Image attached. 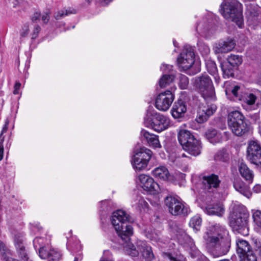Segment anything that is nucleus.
Wrapping results in <instances>:
<instances>
[{
    "label": "nucleus",
    "instance_id": "1",
    "mask_svg": "<svg viewBox=\"0 0 261 261\" xmlns=\"http://www.w3.org/2000/svg\"><path fill=\"white\" fill-rule=\"evenodd\" d=\"M205 243L214 249L210 254L214 257H218L226 254L230 247V237L228 230L224 226L215 224L209 227L203 236Z\"/></svg>",
    "mask_w": 261,
    "mask_h": 261
},
{
    "label": "nucleus",
    "instance_id": "2",
    "mask_svg": "<svg viewBox=\"0 0 261 261\" xmlns=\"http://www.w3.org/2000/svg\"><path fill=\"white\" fill-rule=\"evenodd\" d=\"M131 221V217L124 211L117 210L112 214V224L118 235L125 242L129 241V237L133 233V227L127 224V222Z\"/></svg>",
    "mask_w": 261,
    "mask_h": 261
},
{
    "label": "nucleus",
    "instance_id": "3",
    "mask_svg": "<svg viewBox=\"0 0 261 261\" xmlns=\"http://www.w3.org/2000/svg\"><path fill=\"white\" fill-rule=\"evenodd\" d=\"M248 214L245 207L242 205H235L229 216V224L233 230L243 236L249 234L248 226Z\"/></svg>",
    "mask_w": 261,
    "mask_h": 261
},
{
    "label": "nucleus",
    "instance_id": "4",
    "mask_svg": "<svg viewBox=\"0 0 261 261\" xmlns=\"http://www.w3.org/2000/svg\"><path fill=\"white\" fill-rule=\"evenodd\" d=\"M220 12L226 19L234 22L240 28L243 27L242 5L238 0H224Z\"/></svg>",
    "mask_w": 261,
    "mask_h": 261
},
{
    "label": "nucleus",
    "instance_id": "5",
    "mask_svg": "<svg viewBox=\"0 0 261 261\" xmlns=\"http://www.w3.org/2000/svg\"><path fill=\"white\" fill-rule=\"evenodd\" d=\"M125 243L124 250L128 255L133 257L138 256L140 252L145 261H152L155 258L152 248L146 242L137 240L135 244L128 241Z\"/></svg>",
    "mask_w": 261,
    "mask_h": 261
},
{
    "label": "nucleus",
    "instance_id": "6",
    "mask_svg": "<svg viewBox=\"0 0 261 261\" xmlns=\"http://www.w3.org/2000/svg\"><path fill=\"white\" fill-rule=\"evenodd\" d=\"M144 125L153 129L158 133H161L170 126V119L162 114L148 110L144 119Z\"/></svg>",
    "mask_w": 261,
    "mask_h": 261
},
{
    "label": "nucleus",
    "instance_id": "7",
    "mask_svg": "<svg viewBox=\"0 0 261 261\" xmlns=\"http://www.w3.org/2000/svg\"><path fill=\"white\" fill-rule=\"evenodd\" d=\"M227 123L232 132L237 136L244 135L249 130L247 121L239 111H232L228 113Z\"/></svg>",
    "mask_w": 261,
    "mask_h": 261
},
{
    "label": "nucleus",
    "instance_id": "8",
    "mask_svg": "<svg viewBox=\"0 0 261 261\" xmlns=\"http://www.w3.org/2000/svg\"><path fill=\"white\" fill-rule=\"evenodd\" d=\"M194 86L205 100L215 99L214 87L208 75L204 74L196 77Z\"/></svg>",
    "mask_w": 261,
    "mask_h": 261
},
{
    "label": "nucleus",
    "instance_id": "9",
    "mask_svg": "<svg viewBox=\"0 0 261 261\" xmlns=\"http://www.w3.org/2000/svg\"><path fill=\"white\" fill-rule=\"evenodd\" d=\"M14 242L19 256L23 261H29V257L22 244V239L17 238L16 236ZM0 256L3 261H18L12 257L11 251L2 242H0Z\"/></svg>",
    "mask_w": 261,
    "mask_h": 261
},
{
    "label": "nucleus",
    "instance_id": "10",
    "mask_svg": "<svg viewBox=\"0 0 261 261\" xmlns=\"http://www.w3.org/2000/svg\"><path fill=\"white\" fill-rule=\"evenodd\" d=\"M152 155V151L145 147H141L135 151L132 164L136 171H142L147 167Z\"/></svg>",
    "mask_w": 261,
    "mask_h": 261
},
{
    "label": "nucleus",
    "instance_id": "11",
    "mask_svg": "<svg viewBox=\"0 0 261 261\" xmlns=\"http://www.w3.org/2000/svg\"><path fill=\"white\" fill-rule=\"evenodd\" d=\"M175 237L181 245L188 248L189 252L193 258L196 257L199 255V251L195 247L193 240L188 236L185 230L179 227L175 230Z\"/></svg>",
    "mask_w": 261,
    "mask_h": 261
},
{
    "label": "nucleus",
    "instance_id": "12",
    "mask_svg": "<svg viewBox=\"0 0 261 261\" xmlns=\"http://www.w3.org/2000/svg\"><path fill=\"white\" fill-rule=\"evenodd\" d=\"M175 89V86L172 87L171 90L161 92L157 95L155 100V107L158 110L165 112L170 108L174 99L173 92Z\"/></svg>",
    "mask_w": 261,
    "mask_h": 261
},
{
    "label": "nucleus",
    "instance_id": "13",
    "mask_svg": "<svg viewBox=\"0 0 261 261\" xmlns=\"http://www.w3.org/2000/svg\"><path fill=\"white\" fill-rule=\"evenodd\" d=\"M165 203L169 212L173 215H188L190 212L188 206L184 204L181 200L177 197H168L166 199Z\"/></svg>",
    "mask_w": 261,
    "mask_h": 261
},
{
    "label": "nucleus",
    "instance_id": "14",
    "mask_svg": "<svg viewBox=\"0 0 261 261\" xmlns=\"http://www.w3.org/2000/svg\"><path fill=\"white\" fill-rule=\"evenodd\" d=\"M247 153V159L251 163L261 166V145L258 141L248 142Z\"/></svg>",
    "mask_w": 261,
    "mask_h": 261
},
{
    "label": "nucleus",
    "instance_id": "15",
    "mask_svg": "<svg viewBox=\"0 0 261 261\" xmlns=\"http://www.w3.org/2000/svg\"><path fill=\"white\" fill-rule=\"evenodd\" d=\"M177 63L180 68L186 71L194 64V53L191 46H186L177 58Z\"/></svg>",
    "mask_w": 261,
    "mask_h": 261
},
{
    "label": "nucleus",
    "instance_id": "16",
    "mask_svg": "<svg viewBox=\"0 0 261 261\" xmlns=\"http://www.w3.org/2000/svg\"><path fill=\"white\" fill-rule=\"evenodd\" d=\"M242 58L236 55H230L227 61L221 63V67L224 77H229L234 75L233 69L242 63Z\"/></svg>",
    "mask_w": 261,
    "mask_h": 261
},
{
    "label": "nucleus",
    "instance_id": "17",
    "mask_svg": "<svg viewBox=\"0 0 261 261\" xmlns=\"http://www.w3.org/2000/svg\"><path fill=\"white\" fill-rule=\"evenodd\" d=\"M137 182L144 190L151 194H155L160 191L159 185L151 177L146 174H140L138 177Z\"/></svg>",
    "mask_w": 261,
    "mask_h": 261
},
{
    "label": "nucleus",
    "instance_id": "18",
    "mask_svg": "<svg viewBox=\"0 0 261 261\" xmlns=\"http://www.w3.org/2000/svg\"><path fill=\"white\" fill-rule=\"evenodd\" d=\"M225 94L227 98L231 100L238 101L240 98L241 90L240 87L232 81H227L224 84Z\"/></svg>",
    "mask_w": 261,
    "mask_h": 261
},
{
    "label": "nucleus",
    "instance_id": "19",
    "mask_svg": "<svg viewBox=\"0 0 261 261\" xmlns=\"http://www.w3.org/2000/svg\"><path fill=\"white\" fill-rule=\"evenodd\" d=\"M38 254L42 259L50 258V259L57 261L60 259L61 254L57 251L52 248L49 242H46V246H42L39 249Z\"/></svg>",
    "mask_w": 261,
    "mask_h": 261
},
{
    "label": "nucleus",
    "instance_id": "20",
    "mask_svg": "<svg viewBox=\"0 0 261 261\" xmlns=\"http://www.w3.org/2000/svg\"><path fill=\"white\" fill-rule=\"evenodd\" d=\"M221 183L218 175L211 174L204 176L202 179V184L204 189L208 192L213 191L217 189Z\"/></svg>",
    "mask_w": 261,
    "mask_h": 261
},
{
    "label": "nucleus",
    "instance_id": "21",
    "mask_svg": "<svg viewBox=\"0 0 261 261\" xmlns=\"http://www.w3.org/2000/svg\"><path fill=\"white\" fill-rule=\"evenodd\" d=\"M216 110V106L214 105L200 106L197 111L196 121L199 123H202L205 122Z\"/></svg>",
    "mask_w": 261,
    "mask_h": 261
},
{
    "label": "nucleus",
    "instance_id": "22",
    "mask_svg": "<svg viewBox=\"0 0 261 261\" xmlns=\"http://www.w3.org/2000/svg\"><path fill=\"white\" fill-rule=\"evenodd\" d=\"M256 100V96L253 93L247 90L241 91L240 96L238 101H240L242 107L246 110H250Z\"/></svg>",
    "mask_w": 261,
    "mask_h": 261
},
{
    "label": "nucleus",
    "instance_id": "23",
    "mask_svg": "<svg viewBox=\"0 0 261 261\" xmlns=\"http://www.w3.org/2000/svg\"><path fill=\"white\" fill-rule=\"evenodd\" d=\"M203 211L208 215H215L221 217L225 213V208L221 202H218L207 205L203 208Z\"/></svg>",
    "mask_w": 261,
    "mask_h": 261
},
{
    "label": "nucleus",
    "instance_id": "24",
    "mask_svg": "<svg viewBox=\"0 0 261 261\" xmlns=\"http://www.w3.org/2000/svg\"><path fill=\"white\" fill-rule=\"evenodd\" d=\"M235 45L236 43L233 40L227 39L216 44L214 47V51L216 54L227 53L231 51L234 48Z\"/></svg>",
    "mask_w": 261,
    "mask_h": 261
},
{
    "label": "nucleus",
    "instance_id": "25",
    "mask_svg": "<svg viewBox=\"0 0 261 261\" xmlns=\"http://www.w3.org/2000/svg\"><path fill=\"white\" fill-rule=\"evenodd\" d=\"M202 146L201 142L199 140L195 139L191 142H190L185 147H184V149L189 154L194 156H196L199 155L201 152Z\"/></svg>",
    "mask_w": 261,
    "mask_h": 261
},
{
    "label": "nucleus",
    "instance_id": "26",
    "mask_svg": "<svg viewBox=\"0 0 261 261\" xmlns=\"http://www.w3.org/2000/svg\"><path fill=\"white\" fill-rule=\"evenodd\" d=\"M194 136L187 129L180 128L178 133V140L182 147L195 139Z\"/></svg>",
    "mask_w": 261,
    "mask_h": 261
},
{
    "label": "nucleus",
    "instance_id": "27",
    "mask_svg": "<svg viewBox=\"0 0 261 261\" xmlns=\"http://www.w3.org/2000/svg\"><path fill=\"white\" fill-rule=\"evenodd\" d=\"M141 134L150 146L154 148L161 147L158 136L150 134L144 129L141 130Z\"/></svg>",
    "mask_w": 261,
    "mask_h": 261
},
{
    "label": "nucleus",
    "instance_id": "28",
    "mask_svg": "<svg viewBox=\"0 0 261 261\" xmlns=\"http://www.w3.org/2000/svg\"><path fill=\"white\" fill-rule=\"evenodd\" d=\"M233 187L236 191L245 197L249 198L252 195L249 187L240 179H236L233 183Z\"/></svg>",
    "mask_w": 261,
    "mask_h": 261
},
{
    "label": "nucleus",
    "instance_id": "29",
    "mask_svg": "<svg viewBox=\"0 0 261 261\" xmlns=\"http://www.w3.org/2000/svg\"><path fill=\"white\" fill-rule=\"evenodd\" d=\"M187 111V108L184 102L178 100L175 102L172 109L171 113L173 117L177 119L182 117Z\"/></svg>",
    "mask_w": 261,
    "mask_h": 261
},
{
    "label": "nucleus",
    "instance_id": "30",
    "mask_svg": "<svg viewBox=\"0 0 261 261\" xmlns=\"http://www.w3.org/2000/svg\"><path fill=\"white\" fill-rule=\"evenodd\" d=\"M151 173L154 177L163 180H168L170 175L168 169L164 166H161L154 168Z\"/></svg>",
    "mask_w": 261,
    "mask_h": 261
},
{
    "label": "nucleus",
    "instance_id": "31",
    "mask_svg": "<svg viewBox=\"0 0 261 261\" xmlns=\"http://www.w3.org/2000/svg\"><path fill=\"white\" fill-rule=\"evenodd\" d=\"M237 252L239 256L251 250V246L247 241L241 238H237L236 241Z\"/></svg>",
    "mask_w": 261,
    "mask_h": 261
},
{
    "label": "nucleus",
    "instance_id": "32",
    "mask_svg": "<svg viewBox=\"0 0 261 261\" xmlns=\"http://www.w3.org/2000/svg\"><path fill=\"white\" fill-rule=\"evenodd\" d=\"M239 170L242 177L246 181L249 183H251L253 181L254 177L253 172L248 167L247 165L243 163H241Z\"/></svg>",
    "mask_w": 261,
    "mask_h": 261
},
{
    "label": "nucleus",
    "instance_id": "33",
    "mask_svg": "<svg viewBox=\"0 0 261 261\" xmlns=\"http://www.w3.org/2000/svg\"><path fill=\"white\" fill-rule=\"evenodd\" d=\"M210 23L204 19L198 23L196 27V31L200 35L207 37L210 35Z\"/></svg>",
    "mask_w": 261,
    "mask_h": 261
},
{
    "label": "nucleus",
    "instance_id": "34",
    "mask_svg": "<svg viewBox=\"0 0 261 261\" xmlns=\"http://www.w3.org/2000/svg\"><path fill=\"white\" fill-rule=\"evenodd\" d=\"M205 136L208 141L212 144L219 143L222 141V136L217 130L213 129L208 130Z\"/></svg>",
    "mask_w": 261,
    "mask_h": 261
},
{
    "label": "nucleus",
    "instance_id": "35",
    "mask_svg": "<svg viewBox=\"0 0 261 261\" xmlns=\"http://www.w3.org/2000/svg\"><path fill=\"white\" fill-rule=\"evenodd\" d=\"M174 80L173 74H164L160 79L159 84L161 88H166L170 85Z\"/></svg>",
    "mask_w": 261,
    "mask_h": 261
},
{
    "label": "nucleus",
    "instance_id": "36",
    "mask_svg": "<svg viewBox=\"0 0 261 261\" xmlns=\"http://www.w3.org/2000/svg\"><path fill=\"white\" fill-rule=\"evenodd\" d=\"M202 223V219L198 215H196L192 217L189 222V226L195 231L200 230Z\"/></svg>",
    "mask_w": 261,
    "mask_h": 261
},
{
    "label": "nucleus",
    "instance_id": "37",
    "mask_svg": "<svg viewBox=\"0 0 261 261\" xmlns=\"http://www.w3.org/2000/svg\"><path fill=\"white\" fill-rule=\"evenodd\" d=\"M259 10V9L255 6H250L249 8H248V20L249 21H253L257 19Z\"/></svg>",
    "mask_w": 261,
    "mask_h": 261
},
{
    "label": "nucleus",
    "instance_id": "38",
    "mask_svg": "<svg viewBox=\"0 0 261 261\" xmlns=\"http://www.w3.org/2000/svg\"><path fill=\"white\" fill-rule=\"evenodd\" d=\"M50 244V239H45L41 237H37L33 241V244L34 248L37 249L40 248V247L42 246H46V242H48Z\"/></svg>",
    "mask_w": 261,
    "mask_h": 261
},
{
    "label": "nucleus",
    "instance_id": "39",
    "mask_svg": "<svg viewBox=\"0 0 261 261\" xmlns=\"http://www.w3.org/2000/svg\"><path fill=\"white\" fill-rule=\"evenodd\" d=\"M239 257L241 261H257V257L252 250Z\"/></svg>",
    "mask_w": 261,
    "mask_h": 261
},
{
    "label": "nucleus",
    "instance_id": "40",
    "mask_svg": "<svg viewBox=\"0 0 261 261\" xmlns=\"http://www.w3.org/2000/svg\"><path fill=\"white\" fill-rule=\"evenodd\" d=\"M163 256L165 261H186L185 258L182 256H173L169 253H163Z\"/></svg>",
    "mask_w": 261,
    "mask_h": 261
},
{
    "label": "nucleus",
    "instance_id": "41",
    "mask_svg": "<svg viewBox=\"0 0 261 261\" xmlns=\"http://www.w3.org/2000/svg\"><path fill=\"white\" fill-rule=\"evenodd\" d=\"M228 159V155L226 150H220L216 154L215 159L217 161L225 162Z\"/></svg>",
    "mask_w": 261,
    "mask_h": 261
},
{
    "label": "nucleus",
    "instance_id": "42",
    "mask_svg": "<svg viewBox=\"0 0 261 261\" xmlns=\"http://www.w3.org/2000/svg\"><path fill=\"white\" fill-rule=\"evenodd\" d=\"M179 86L182 89H186L188 88L189 81L187 76L180 74L179 76Z\"/></svg>",
    "mask_w": 261,
    "mask_h": 261
},
{
    "label": "nucleus",
    "instance_id": "43",
    "mask_svg": "<svg viewBox=\"0 0 261 261\" xmlns=\"http://www.w3.org/2000/svg\"><path fill=\"white\" fill-rule=\"evenodd\" d=\"M252 217L255 224L261 228V211L255 210L253 211Z\"/></svg>",
    "mask_w": 261,
    "mask_h": 261
},
{
    "label": "nucleus",
    "instance_id": "44",
    "mask_svg": "<svg viewBox=\"0 0 261 261\" xmlns=\"http://www.w3.org/2000/svg\"><path fill=\"white\" fill-rule=\"evenodd\" d=\"M208 72L211 74H214L217 72V67L215 62L212 61H207L205 63Z\"/></svg>",
    "mask_w": 261,
    "mask_h": 261
},
{
    "label": "nucleus",
    "instance_id": "45",
    "mask_svg": "<svg viewBox=\"0 0 261 261\" xmlns=\"http://www.w3.org/2000/svg\"><path fill=\"white\" fill-rule=\"evenodd\" d=\"M198 50L203 56H207L210 52L209 47L202 42H199L198 44Z\"/></svg>",
    "mask_w": 261,
    "mask_h": 261
},
{
    "label": "nucleus",
    "instance_id": "46",
    "mask_svg": "<svg viewBox=\"0 0 261 261\" xmlns=\"http://www.w3.org/2000/svg\"><path fill=\"white\" fill-rule=\"evenodd\" d=\"M30 26L28 24H24L20 30V39L22 40L26 38L29 33Z\"/></svg>",
    "mask_w": 261,
    "mask_h": 261
},
{
    "label": "nucleus",
    "instance_id": "47",
    "mask_svg": "<svg viewBox=\"0 0 261 261\" xmlns=\"http://www.w3.org/2000/svg\"><path fill=\"white\" fill-rule=\"evenodd\" d=\"M253 242L255 250L261 259V239H254Z\"/></svg>",
    "mask_w": 261,
    "mask_h": 261
},
{
    "label": "nucleus",
    "instance_id": "48",
    "mask_svg": "<svg viewBox=\"0 0 261 261\" xmlns=\"http://www.w3.org/2000/svg\"><path fill=\"white\" fill-rule=\"evenodd\" d=\"M137 207L141 211H146L148 208V203L142 198H139L137 203Z\"/></svg>",
    "mask_w": 261,
    "mask_h": 261
},
{
    "label": "nucleus",
    "instance_id": "49",
    "mask_svg": "<svg viewBox=\"0 0 261 261\" xmlns=\"http://www.w3.org/2000/svg\"><path fill=\"white\" fill-rule=\"evenodd\" d=\"M75 13V10H63L61 11L58 12V14L56 16V19H58L60 17H63L64 16H67L69 14H72Z\"/></svg>",
    "mask_w": 261,
    "mask_h": 261
},
{
    "label": "nucleus",
    "instance_id": "50",
    "mask_svg": "<svg viewBox=\"0 0 261 261\" xmlns=\"http://www.w3.org/2000/svg\"><path fill=\"white\" fill-rule=\"evenodd\" d=\"M40 27L38 24H35L33 27V32L31 33V37L32 39H36L40 31Z\"/></svg>",
    "mask_w": 261,
    "mask_h": 261
},
{
    "label": "nucleus",
    "instance_id": "51",
    "mask_svg": "<svg viewBox=\"0 0 261 261\" xmlns=\"http://www.w3.org/2000/svg\"><path fill=\"white\" fill-rule=\"evenodd\" d=\"M172 66L170 65L163 64L161 66V70L164 73H168L172 70Z\"/></svg>",
    "mask_w": 261,
    "mask_h": 261
},
{
    "label": "nucleus",
    "instance_id": "52",
    "mask_svg": "<svg viewBox=\"0 0 261 261\" xmlns=\"http://www.w3.org/2000/svg\"><path fill=\"white\" fill-rule=\"evenodd\" d=\"M111 253L109 250H105L100 261H113L111 259Z\"/></svg>",
    "mask_w": 261,
    "mask_h": 261
},
{
    "label": "nucleus",
    "instance_id": "53",
    "mask_svg": "<svg viewBox=\"0 0 261 261\" xmlns=\"http://www.w3.org/2000/svg\"><path fill=\"white\" fill-rule=\"evenodd\" d=\"M147 237L149 238L150 240L156 243L159 242L160 240V238H159V235L156 233H154V234H147Z\"/></svg>",
    "mask_w": 261,
    "mask_h": 261
},
{
    "label": "nucleus",
    "instance_id": "54",
    "mask_svg": "<svg viewBox=\"0 0 261 261\" xmlns=\"http://www.w3.org/2000/svg\"><path fill=\"white\" fill-rule=\"evenodd\" d=\"M4 141V138L0 136V161L3 158L4 155V145L3 142Z\"/></svg>",
    "mask_w": 261,
    "mask_h": 261
},
{
    "label": "nucleus",
    "instance_id": "55",
    "mask_svg": "<svg viewBox=\"0 0 261 261\" xmlns=\"http://www.w3.org/2000/svg\"><path fill=\"white\" fill-rule=\"evenodd\" d=\"M41 19L43 23H47L49 19V13L48 12H44L41 15Z\"/></svg>",
    "mask_w": 261,
    "mask_h": 261
},
{
    "label": "nucleus",
    "instance_id": "56",
    "mask_svg": "<svg viewBox=\"0 0 261 261\" xmlns=\"http://www.w3.org/2000/svg\"><path fill=\"white\" fill-rule=\"evenodd\" d=\"M253 193L258 194L261 193V185L259 184H255L252 188Z\"/></svg>",
    "mask_w": 261,
    "mask_h": 261
},
{
    "label": "nucleus",
    "instance_id": "57",
    "mask_svg": "<svg viewBox=\"0 0 261 261\" xmlns=\"http://www.w3.org/2000/svg\"><path fill=\"white\" fill-rule=\"evenodd\" d=\"M41 14L40 12H36L33 14L32 20L33 21H35L39 20L41 18Z\"/></svg>",
    "mask_w": 261,
    "mask_h": 261
},
{
    "label": "nucleus",
    "instance_id": "58",
    "mask_svg": "<svg viewBox=\"0 0 261 261\" xmlns=\"http://www.w3.org/2000/svg\"><path fill=\"white\" fill-rule=\"evenodd\" d=\"M20 87H21V84L19 82L16 83V84L14 86V90L13 91V93L14 94H18L19 90L20 89Z\"/></svg>",
    "mask_w": 261,
    "mask_h": 261
},
{
    "label": "nucleus",
    "instance_id": "59",
    "mask_svg": "<svg viewBox=\"0 0 261 261\" xmlns=\"http://www.w3.org/2000/svg\"><path fill=\"white\" fill-rule=\"evenodd\" d=\"M8 122H6V124L5 125V126H4V127L3 128V129H2V133L0 135V136H2V137H3V134L5 132H6L7 130V129H8Z\"/></svg>",
    "mask_w": 261,
    "mask_h": 261
},
{
    "label": "nucleus",
    "instance_id": "60",
    "mask_svg": "<svg viewBox=\"0 0 261 261\" xmlns=\"http://www.w3.org/2000/svg\"><path fill=\"white\" fill-rule=\"evenodd\" d=\"M82 259V255L81 253H79L75 256L74 259L73 261H79L81 260Z\"/></svg>",
    "mask_w": 261,
    "mask_h": 261
},
{
    "label": "nucleus",
    "instance_id": "61",
    "mask_svg": "<svg viewBox=\"0 0 261 261\" xmlns=\"http://www.w3.org/2000/svg\"><path fill=\"white\" fill-rule=\"evenodd\" d=\"M75 247H76V249L79 250H81L82 249V246L79 243V242L78 241H77L76 242V244L75 245Z\"/></svg>",
    "mask_w": 261,
    "mask_h": 261
},
{
    "label": "nucleus",
    "instance_id": "62",
    "mask_svg": "<svg viewBox=\"0 0 261 261\" xmlns=\"http://www.w3.org/2000/svg\"><path fill=\"white\" fill-rule=\"evenodd\" d=\"M258 133L261 137V121L259 122L258 124Z\"/></svg>",
    "mask_w": 261,
    "mask_h": 261
},
{
    "label": "nucleus",
    "instance_id": "63",
    "mask_svg": "<svg viewBox=\"0 0 261 261\" xmlns=\"http://www.w3.org/2000/svg\"><path fill=\"white\" fill-rule=\"evenodd\" d=\"M67 247L69 250H72L73 251H74V248L73 246H70L69 242L67 243Z\"/></svg>",
    "mask_w": 261,
    "mask_h": 261
},
{
    "label": "nucleus",
    "instance_id": "64",
    "mask_svg": "<svg viewBox=\"0 0 261 261\" xmlns=\"http://www.w3.org/2000/svg\"><path fill=\"white\" fill-rule=\"evenodd\" d=\"M257 83L258 85L261 86V75L258 77L257 79Z\"/></svg>",
    "mask_w": 261,
    "mask_h": 261
}]
</instances>
